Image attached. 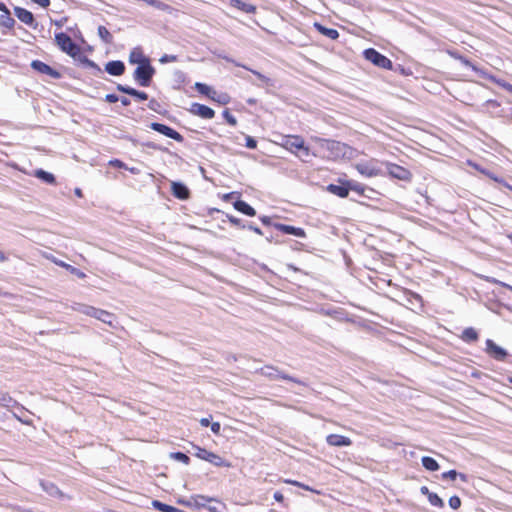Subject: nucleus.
<instances>
[{"mask_svg":"<svg viewBox=\"0 0 512 512\" xmlns=\"http://www.w3.org/2000/svg\"><path fill=\"white\" fill-rule=\"evenodd\" d=\"M155 74V68L150 64L149 60L138 65L133 73L134 80L142 87H148Z\"/></svg>","mask_w":512,"mask_h":512,"instance_id":"1","label":"nucleus"},{"mask_svg":"<svg viewBox=\"0 0 512 512\" xmlns=\"http://www.w3.org/2000/svg\"><path fill=\"white\" fill-rule=\"evenodd\" d=\"M194 87L200 94L207 96L219 104L225 105L230 101V97L227 93L217 92L207 84L196 82Z\"/></svg>","mask_w":512,"mask_h":512,"instance_id":"2","label":"nucleus"},{"mask_svg":"<svg viewBox=\"0 0 512 512\" xmlns=\"http://www.w3.org/2000/svg\"><path fill=\"white\" fill-rule=\"evenodd\" d=\"M55 41L58 47L71 57H76L80 53L79 46L73 42L66 33L60 32L55 35Z\"/></svg>","mask_w":512,"mask_h":512,"instance_id":"3","label":"nucleus"},{"mask_svg":"<svg viewBox=\"0 0 512 512\" xmlns=\"http://www.w3.org/2000/svg\"><path fill=\"white\" fill-rule=\"evenodd\" d=\"M77 310L85 315L94 317V318L102 321L103 323H106L109 325H112L113 321L115 320V317L113 314H111L105 310L95 308L93 306L81 304V305H79V308Z\"/></svg>","mask_w":512,"mask_h":512,"instance_id":"4","label":"nucleus"},{"mask_svg":"<svg viewBox=\"0 0 512 512\" xmlns=\"http://www.w3.org/2000/svg\"><path fill=\"white\" fill-rule=\"evenodd\" d=\"M260 373L261 375L269 378L270 380H278V379H284V380H288V381H291V382H294L298 385H303L305 386V383L303 381H301L300 379H297V378H294L282 371H280L278 368L276 367H273V366H264L260 369Z\"/></svg>","mask_w":512,"mask_h":512,"instance_id":"5","label":"nucleus"},{"mask_svg":"<svg viewBox=\"0 0 512 512\" xmlns=\"http://www.w3.org/2000/svg\"><path fill=\"white\" fill-rule=\"evenodd\" d=\"M364 56L368 61L372 62L374 65H376L380 68H384V69L392 68L391 60L373 48L366 49L364 51Z\"/></svg>","mask_w":512,"mask_h":512,"instance_id":"6","label":"nucleus"},{"mask_svg":"<svg viewBox=\"0 0 512 512\" xmlns=\"http://www.w3.org/2000/svg\"><path fill=\"white\" fill-rule=\"evenodd\" d=\"M150 128L154 131H157V132L165 135L166 137H169V138L177 141V142L183 141V136L180 133H178L176 130L172 129L171 127H169L167 125L153 122V123H151Z\"/></svg>","mask_w":512,"mask_h":512,"instance_id":"7","label":"nucleus"},{"mask_svg":"<svg viewBox=\"0 0 512 512\" xmlns=\"http://www.w3.org/2000/svg\"><path fill=\"white\" fill-rule=\"evenodd\" d=\"M303 138L297 135H287L282 137L281 145L287 150L297 153L300 148H303Z\"/></svg>","mask_w":512,"mask_h":512,"instance_id":"8","label":"nucleus"},{"mask_svg":"<svg viewBox=\"0 0 512 512\" xmlns=\"http://www.w3.org/2000/svg\"><path fill=\"white\" fill-rule=\"evenodd\" d=\"M31 67L41 73L48 75L52 79H59L61 77L60 72L52 68L51 66L47 65L46 63L40 61V60H33L31 63Z\"/></svg>","mask_w":512,"mask_h":512,"instance_id":"9","label":"nucleus"},{"mask_svg":"<svg viewBox=\"0 0 512 512\" xmlns=\"http://www.w3.org/2000/svg\"><path fill=\"white\" fill-rule=\"evenodd\" d=\"M486 352L495 360L502 361L508 355L507 351L498 346L494 341L488 339L486 341Z\"/></svg>","mask_w":512,"mask_h":512,"instance_id":"10","label":"nucleus"},{"mask_svg":"<svg viewBox=\"0 0 512 512\" xmlns=\"http://www.w3.org/2000/svg\"><path fill=\"white\" fill-rule=\"evenodd\" d=\"M387 169H388L389 175L393 178L403 180V181L410 180V178H411L410 171L402 166L397 165V164L389 163L387 165Z\"/></svg>","mask_w":512,"mask_h":512,"instance_id":"11","label":"nucleus"},{"mask_svg":"<svg viewBox=\"0 0 512 512\" xmlns=\"http://www.w3.org/2000/svg\"><path fill=\"white\" fill-rule=\"evenodd\" d=\"M356 170L365 177H375L380 174V169H378L373 162H361L356 164Z\"/></svg>","mask_w":512,"mask_h":512,"instance_id":"12","label":"nucleus"},{"mask_svg":"<svg viewBox=\"0 0 512 512\" xmlns=\"http://www.w3.org/2000/svg\"><path fill=\"white\" fill-rule=\"evenodd\" d=\"M321 146L332 152L334 157L345 154L346 145L333 140L320 139Z\"/></svg>","mask_w":512,"mask_h":512,"instance_id":"13","label":"nucleus"},{"mask_svg":"<svg viewBox=\"0 0 512 512\" xmlns=\"http://www.w3.org/2000/svg\"><path fill=\"white\" fill-rule=\"evenodd\" d=\"M190 112L203 119H212L215 115L212 108L199 103H193Z\"/></svg>","mask_w":512,"mask_h":512,"instance_id":"14","label":"nucleus"},{"mask_svg":"<svg viewBox=\"0 0 512 512\" xmlns=\"http://www.w3.org/2000/svg\"><path fill=\"white\" fill-rule=\"evenodd\" d=\"M14 13L15 16L24 24L33 28L37 26V24L35 23L34 15L30 11L22 7H15Z\"/></svg>","mask_w":512,"mask_h":512,"instance_id":"15","label":"nucleus"},{"mask_svg":"<svg viewBox=\"0 0 512 512\" xmlns=\"http://www.w3.org/2000/svg\"><path fill=\"white\" fill-rule=\"evenodd\" d=\"M326 442L330 446L345 447L350 446L352 441L350 438L338 434H330L326 437Z\"/></svg>","mask_w":512,"mask_h":512,"instance_id":"16","label":"nucleus"},{"mask_svg":"<svg viewBox=\"0 0 512 512\" xmlns=\"http://www.w3.org/2000/svg\"><path fill=\"white\" fill-rule=\"evenodd\" d=\"M274 227L277 230H279L285 234H290V235H294V236L301 237V238L305 237V235H306L305 231L299 227H294V226L281 224V223L274 224Z\"/></svg>","mask_w":512,"mask_h":512,"instance_id":"17","label":"nucleus"},{"mask_svg":"<svg viewBox=\"0 0 512 512\" xmlns=\"http://www.w3.org/2000/svg\"><path fill=\"white\" fill-rule=\"evenodd\" d=\"M105 70L110 75L120 76L125 72V65L119 60L110 61L105 65Z\"/></svg>","mask_w":512,"mask_h":512,"instance_id":"18","label":"nucleus"},{"mask_svg":"<svg viewBox=\"0 0 512 512\" xmlns=\"http://www.w3.org/2000/svg\"><path fill=\"white\" fill-rule=\"evenodd\" d=\"M117 90L120 91V92H123L125 94H128L130 96H133V97H136L138 98L139 100H147L148 99V95L147 93L143 92V91H138L132 87H129V86H126V85H122V84H118L117 85Z\"/></svg>","mask_w":512,"mask_h":512,"instance_id":"19","label":"nucleus"},{"mask_svg":"<svg viewBox=\"0 0 512 512\" xmlns=\"http://www.w3.org/2000/svg\"><path fill=\"white\" fill-rule=\"evenodd\" d=\"M171 189L173 195L178 199L185 200L189 197V190L183 183L172 182Z\"/></svg>","mask_w":512,"mask_h":512,"instance_id":"20","label":"nucleus"},{"mask_svg":"<svg viewBox=\"0 0 512 512\" xmlns=\"http://www.w3.org/2000/svg\"><path fill=\"white\" fill-rule=\"evenodd\" d=\"M40 486L43 489V491H45L48 495H50L52 497H62L63 496L60 489L53 482L41 480Z\"/></svg>","mask_w":512,"mask_h":512,"instance_id":"21","label":"nucleus"},{"mask_svg":"<svg viewBox=\"0 0 512 512\" xmlns=\"http://www.w3.org/2000/svg\"><path fill=\"white\" fill-rule=\"evenodd\" d=\"M327 190L338 197L345 198L349 194L348 181L342 185L329 184Z\"/></svg>","mask_w":512,"mask_h":512,"instance_id":"22","label":"nucleus"},{"mask_svg":"<svg viewBox=\"0 0 512 512\" xmlns=\"http://www.w3.org/2000/svg\"><path fill=\"white\" fill-rule=\"evenodd\" d=\"M314 27L316 28V30L318 32H320L321 34H323L324 36L332 39V40H335L339 37V32L336 30V29H333V28H327L325 26H323L322 24L320 23H314Z\"/></svg>","mask_w":512,"mask_h":512,"instance_id":"23","label":"nucleus"},{"mask_svg":"<svg viewBox=\"0 0 512 512\" xmlns=\"http://www.w3.org/2000/svg\"><path fill=\"white\" fill-rule=\"evenodd\" d=\"M234 208L238 210L239 212L248 215V216H255L256 211L255 209L250 206L248 203L242 200H238L234 203Z\"/></svg>","mask_w":512,"mask_h":512,"instance_id":"24","label":"nucleus"},{"mask_svg":"<svg viewBox=\"0 0 512 512\" xmlns=\"http://www.w3.org/2000/svg\"><path fill=\"white\" fill-rule=\"evenodd\" d=\"M152 506L158 510V511H161V512H185L184 510H181V509H178L174 506H171V505H168V504H165L159 500H153L152 501Z\"/></svg>","mask_w":512,"mask_h":512,"instance_id":"25","label":"nucleus"},{"mask_svg":"<svg viewBox=\"0 0 512 512\" xmlns=\"http://www.w3.org/2000/svg\"><path fill=\"white\" fill-rule=\"evenodd\" d=\"M34 176L48 184H55V182H56L54 175L50 172L43 170V169L35 170Z\"/></svg>","mask_w":512,"mask_h":512,"instance_id":"26","label":"nucleus"},{"mask_svg":"<svg viewBox=\"0 0 512 512\" xmlns=\"http://www.w3.org/2000/svg\"><path fill=\"white\" fill-rule=\"evenodd\" d=\"M207 462L213 464L216 467H230L231 466V464L229 462H227L224 458H222L221 456H219L218 454H215L213 452H210Z\"/></svg>","mask_w":512,"mask_h":512,"instance_id":"27","label":"nucleus"},{"mask_svg":"<svg viewBox=\"0 0 512 512\" xmlns=\"http://www.w3.org/2000/svg\"><path fill=\"white\" fill-rule=\"evenodd\" d=\"M145 60L149 59L144 57L140 48H134L129 55V61L132 64L137 63L141 65V63H144Z\"/></svg>","mask_w":512,"mask_h":512,"instance_id":"28","label":"nucleus"},{"mask_svg":"<svg viewBox=\"0 0 512 512\" xmlns=\"http://www.w3.org/2000/svg\"><path fill=\"white\" fill-rule=\"evenodd\" d=\"M230 3L232 6L246 13H254L256 10V8L253 5L246 3L243 0H230Z\"/></svg>","mask_w":512,"mask_h":512,"instance_id":"29","label":"nucleus"},{"mask_svg":"<svg viewBox=\"0 0 512 512\" xmlns=\"http://www.w3.org/2000/svg\"><path fill=\"white\" fill-rule=\"evenodd\" d=\"M461 338L465 342H475L478 340V332L474 328L468 327L463 330Z\"/></svg>","mask_w":512,"mask_h":512,"instance_id":"30","label":"nucleus"},{"mask_svg":"<svg viewBox=\"0 0 512 512\" xmlns=\"http://www.w3.org/2000/svg\"><path fill=\"white\" fill-rule=\"evenodd\" d=\"M421 462L423 467L428 471H437L440 467L438 462L430 456L422 457Z\"/></svg>","mask_w":512,"mask_h":512,"instance_id":"31","label":"nucleus"},{"mask_svg":"<svg viewBox=\"0 0 512 512\" xmlns=\"http://www.w3.org/2000/svg\"><path fill=\"white\" fill-rule=\"evenodd\" d=\"M15 24V20L11 17L10 11L6 10L0 15V25L11 29Z\"/></svg>","mask_w":512,"mask_h":512,"instance_id":"32","label":"nucleus"},{"mask_svg":"<svg viewBox=\"0 0 512 512\" xmlns=\"http://www.w3.org/2000/svg\"><path fill=\"white\" fill-rule=\"evenodd\" d=\"M98 35L104 43L112 44L113 36L105 26L98 27Z\"/></svg>","mask_w":512,"mask_h":512,"instance_id":"33","label":"nucleus"},{"mask_svg":"<svg viewBox=\"0 0 512 512\" xmlns=\"http://www.w3.org/2000/svg\"><path fill=\"white\" fill-rule=\"evenodd\" d=\"M146 3L158 10L166 11L168 13H171L173 10L171 6L159 0H147Z\"/></svg>","mask_w":512,"mask_h":512,"instance_id":"34","label":"nucleus"},{"mask_svg":"<svg viewBox=\"0 0 512 512\" xmlns=\"http://www.w3.org/2000/svg\"><path fill=\"white\" fill-rule=\"evenodd\" d=\"M427 498H428L429 503L432 506L438 507V508L444 507V501L438 496V494L432 492L431 494H429V496Z\"/></svg>","mask_w":512,"mask_h":512,"instance_id":"35","label":"nucleus"},{"mask_svg":"<svg viewBox=\"0 0 512 512\" xmlns=\"http://www.w3.org/2000/svg\"><path fill=\"white\" fill-rule=\"evenodd\" d=\"M170 458L182 462L185 465L190 463V458L183 452H172L170 453Z\"/></svg>","mask_w":512,"mask_h":512,"instance_id":"36","label":"nucleus"},{"mask_svg":"<svg viewBox=\"0 0 512 512\" xmlns=\"http://www.w3.org/2000/svg\"><path fill=\"white\" fill-rule=\"evenodd\" d=\"M196 452L195 456L201 460L207 461L210 451L206 450L205 448H201L199 446H194Z\"/></svg>","mask_w":512,"mask_h":512,"instance_id":"37","label":"nucleus"},{"mask_svg":"<svg viewBox=\"0 0 512 512\" xmlns=\"http://www.w3.org/2000/svg\"><path fill=\"white\" fill-rule=\"evenodd\" d=\"M195 505L198 507H207V503L213 501V499L208 498L203 495H197L194 497Z\"/></svg>","mask_w":512,"mask_h":512,"instance_id":"38","label":"nucleus"},{"mask_svg":"<svg viewBox=\"0 0 512 512\" xmlns=\"http://www.w3.org/2000/svg\"><path fill=\"white\" fill-rule=\"evenodd\" d=\"M348 188L349 190L356 191L359 194H363L365 189L362 184L355 181H348Z\"/></svg>","mask_w":512,"mask_h":512,"instance_id":"39","label":"nucleus"},{"mask_svg":"<svg viewBox=\"0 0 512 512\" xmlns=\"http://www.w3.org/2000/svg\"><path fill=\"white\" fill-rule=\"evenodd\" d=\"M11 403H16L13 399L7 394L0 393V404L4 407H10Z\"/></svg>","mask_w":512,"mask_h":512,"instance_id":"40","label":"nucleus"},{"mask_svg":"<svg viewBox=\"0 0 512 512\" xmlns=\"http://www.w3.org/2000/svg\"><path fill=\"white\" fill-rule=\"evenodd\" d=\"M448 503L452 509L456 510L461 506V499L458 496L454 495L449 498Z\"/></svg>","mask_w":512,"mask_h":512,"instance_id":"41","label":"nucleus"},{"mask_svg":"<svg viewBox=\"0 0 512 512\" xmlns=\"http://www.w3.org/2000/svg\"><path fill=\"white\" fill-rule=\"evenodd\" d=\"M223 117L232 126H235L237 124L236 118L229 112L228 109L223 111Z\"/></svg>","mask_w":512,"mask_h":512,"instance_id":"42","label":"nucleus"},{"mask_svg":"<svg viewBox=\"0 0 512 512\" xmlns=\"http://www.w3.org/2000/svg\"><path fill=\"white\" fill-rule=\"evenodd\" d=\"M178 60V57L176 55H168V54H164L160 59H159V62L161 64H166V63H169V62H176Z\"/></svg>","mask_w":512,"mask_h":512,"instance_id":"43","label":"nucleus"},{"mask_svg":"<svg viewBox=\"0 0 512 512\" xmlns=\"http://www.w3.org/2000/svg\"><path fill=\"white\" fill-rule=\"evenodd\" d=\"M300 158H305L310 156V149L305 146V143L303 142V148H300L297 153H295Z\"/></svg>","mask_w":512,"mask_h":512,"instance_id":"44","label":"nucleus"},{"mask_svg":"<svg viewBox=\"0 0 512 512\" xmlns=\"http://www.w3.org/2000/svg\"><path fill=\"white\" fill-rule=\"evenodd\" d=\"M66 270H68L70 273H72V274L76 275V276H77V277H79V278H84V277H86V275H85V273H84V272L80 271L79 269H77V268H75V267H73V266H71V265H67V266H66Z\"/></svg>","mask_w":512,"mask_h":512,"instance_id":"45","label":"nucleus"},{"mask_svg":"<svg viewBox=\"0 0 512 512\" xmlns=\"http://www.w3.org/2000/svg\"><path fill=\"white\" fill-rule=\"evenodd\" d=\"M457 477H458V472L456 470H454V469L442 473V478L443 479L455 480Z\"/></svg>","mask_w":512,"mask_h":512,"instance_id":"46","label":"nucleus"},{"mask_svg":"<svg viewBox=\"0 0 512 512\" xmlns=\"http://www.w3.org/2000/svg\"><path fill=\"white\" fill-rule=\"evenodd\" d=\"M287 483H289V484H291L293 486H297V487H300L302 489L308 490V491L316 492L314 489H312L308 485H305V484H303L301 482H298V481H295V480H288Z\"/></svg>","mask_w":512,"mask_h":512,"instance_id":"47","label":"nucleus"},{"mask_svg":"<svg viewBox=\"0 0 512 512\" xmlns=\"http://www.w3.org/2000/svg\"><path fill=\"white\" fill-rule=\"evenodd\" d=\"M251 72H252L254 75H256V76H257V78H258L261 82H263V83H265V84H267V85H269V84H270L271 80H270L268 77H266L265 75H263L262 73H260V72H258V71H255V70H251Z\"/></svg>","mask_w":512,"mask_h":512,"instance_id":"48","label":"nucleus"},{"mask_svg":"<svg viewBox=\"0 0 512 512\" xmlns=\"http://www.w3.org/2000/svg\"><path fill=\"white\" fill-rule=\"evenodd\" d=\"M246 147L255 149L257 147V141L251 136H246Z\"/></svg>","mask_w":512,"mask_h":512,"instance_id":"49","label":"nucleus"},{"mask_svg":"<svg viewBox=\"0 0 512 512\" xmlns=\"http://www.w3.org/2000/svg\"><path fill=\"white\" fill-rule=\"evenodd\" d=\"M109 164L114 166V167H117V168L128 169V167L125 165V163H123L122 161H120L118 159L111 160L109 162Z\"/></svg>","mask_w":512,"mask_h":512,"instance_id":"50","label":"nucleus"},{"mask_svg":"<svg viewBox=\"0 0 512 512\" xmlns=\"http://www.w3.org/2000/svg\"><path fill=\"white\" fill-rule=\"evenodd\" d=\"M105 100L109 103H115L119 100V97L116 94H107Z\"/></svg>","mask_w":512,"mask_h":512,"instance_id":"51","label":"nucleus"},{"mask_svg":"<svg viewBox=\"0 0 512 512\" xmlns=\"http://www.w3.org/2000/svg\"><path fill=\"white\" fill-rule=\"evenodd\" d=\"M32 1L43 8H47L50 5V0H32Z\"/></svg>","mask_w":512,"mask_h":512,"instance_id":"52","label":"nucleus"},{"mask_svg":"<svg viewBox=\"0 0 512 512\" xmlns=\"http://www.w3.org/2000/svg\"><path fill=\"white\" fill-rule=\"evenodd\" d=\"M220 428H221V426H220V423H219V422H214V423H212V425H211V430H212V431H213V433H215V434H219V433H220Z\"/></svg>","mask_w":512,"mask_h":512,"instance_id":"53","label":"nucleus"},{"mask_svg":"<svg viewBox=\"0 0 512 512\" xmlns=\"http://www.w3.org/2000/svg\"><path fill=\"white\" fill-rule=\"evenodd\" d=\"M273 498L275 499V501L277 502H282L284 500V496L281 492L277 491L274 493L273 495Z\"/></svg>","mask_w":512,"mask_h":512,"instance_id":"54","label":"nucleus"},{"mask_svg":"<svg viewBox=\"0 0 512 512\" xmlns=\"http://www.w3.org/2000/svg\"><path fill=\"white\" fill-rule=\"evenodd\" d=\"M247 228H248L249 230L254 231V232H255V233H257V234H260V235L262 234L261 229H260V228H258V227H256V226H254V225H252V224L248 225V226H247Z\"/></svg>","mask_w":512,"mask_h":512,"instance_id":"55","label":"nucleus"},{"mask_svg":"<svg viewBox=\"0 0 512 512\" xmlns=\"http://www.w3.org/2000/svg\"><path fill=\"white\" fill-rule=\"evenodd\" d=\"M200 424L203 427H207L210 425V418H200Z\"/></svg>","mask_w":512,"mask_h":512,"instance_id":"56","label":"nucleus"},{"mask_svg":"<svg viewBox=\"0 0 512 512\" xmlns=\"http://www.w3.org/2000/svg\"><path fill=\"white\" fill-rule=\"evenodd\" d=\"M420 493L423 494V495H426L428 497L429 494H431L432 492L429 491L427 486H422L420 488Z\"/></svg>","mask_w":512,"mask_h":512,"instance_id":"57","label":"nucleus"},{"mask_svg":"<svg viewBox=\"0 0 512 512\" xmlns=\"http://www.w3.org/2000/svg\"><path fill=\"white\" fill-rule=\"evenodd\" d=\"M122 103L123 106H129L131 104V101L130 99H128L127 97H122L121 99H119Z\"/></svg>","mask_w":512,"mask_h":512,"instance_id":"58","label":"nucleus"},{"mask_svg":"<svg viewBox=\"0 0 512 512\" xmlns=\"http://www.w3.org/2000/svg\"><path fill=\"white\" fill-rule=\"evenodd\" d=\"M19 422H21L22 424H27V425H30L31 424V421L28 420V418H22V417H19V418H16Z\"/></svg>","mask_w":512,"mask_h":512,"instance_id":"59","label":"nucleus"},{"mask_svg":"<svg viewBox=\"0 0 512 512\" xmlns=\"http://www.w3.org/2000/svg\"><path fill=\"white\" fill-rule=\"evenodd\" d=\"M229 220H230V222H231L232 224H234V225H240V222H241V220H240V219H237V218H235V217H230V218H229Z\"/></svg>","mask_w":512,"mask_h":512,"instance_id":"60","label":"nucleus"},{"mask_svg":"<svg viewBox=\"0 0 512 512\" xmlns=\"http://www.w3.org/2000/svg\"><path fill=\"white\" fill-rule=\"evenodd\" d=\"M458 477L463 481V482H467L468 481V477L466 474H463V473H459L458 472Z\"/></svg>","mask_w":512,"mask_h":512,"instance_id":"61","label":"nucleus"},{"mask_svg":"<svg viewBox=\"0 0 512 512\" xmlns=\"http://www.w3.org/2000/svg\"><path fill=\"white\" fill-rule=\"evenodd\" d=\"M53 261H54V263H55V264H57V265H59V266H61V267L65 268V269H66V266L68 265V264H66V263H65V262H63V261H59V260H53Z\"/></svg>","mask_w":512,"mask_h":512,"instance_id":"62","label":"nucleus"},{"mask_svg":"<svg viewBox=\"0 0 512 512\" xmlns=\"http://www.w3.org/2000/svg\"><path fill=\"white\" fill-rule=\"evenodd\" d=\"M207 509L210 512H220L219 509H218V506H207Z\"/></svg>","mask_w":512,"mask_h":512,"instance_id":"63","label":"nucleus"},{"mask_svg":"<svg viewBox=\"0 0 512 512\" xmlns=\"http://www.w3.org/2000/svg\"><path fill=\"white\" fill-rule=\"evenodd\" d=\"M261 221L266 225L270 224V219L267 216L261 217Z\"/></svg>","mask_w":512,"mask_h":512,"instance_id":"64","label":"nucleus"}]
</instances>
